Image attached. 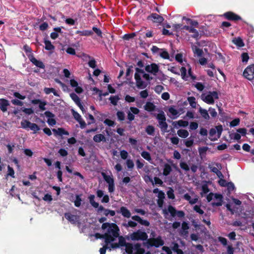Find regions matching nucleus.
<instances>
[{"instance_id": "nucleus-1", "label": "nucleus", "mask_w": 254, "mask_h": 254, "mask_svg": "<svg viewBox=\"0 0 254 254\" xmlns=\"http://www.w3.org/2000/svg\"><path fill=\"white\" fill-rule=\"evenodd\" d=\"M101 228L103 230L107 229V232L105 234H107L110 237L109 238L110 239V243L114 242L115 239L119 236L120 229L115 223H104L102 225Z\"/></svg>"}, {"instance_id": "nucleus-2", "label": "nucleus", "mask_w": 254, "mask_h": 254, "mask_svg": "<svg viewBox=\"0 0 254 254\" xmlns=\"http://www.w3.org/2000/svg\"><path fill=\"white\" fill-rule=\"evenodd\" d=\"M95 195L94 194H90L88 196V199L90 204L95 208H98V212L103 211V214L106 216L109 215L111 216H114L116 212L114 210H110L105 208L102 205H99V203L94 200Z\"/></svg>"}, {"instance_id": "nucleus-3", "label": "nucleus", "mask_w": 254, "mask_h": 254, "mask_svg": "<svg viewBox=\"0 0 254 254\" xmlns=\"http://www.w3.org/2000/svg\"><path fill=\"white\" fill-rule=\"evenodd\" d=\"M156 118L158 121L159 126L162 132L165 133L168 132L167 130L168 125L166 122V118L164 112L161 111L160 113L157 115Z\"/></svg>"}, {"instance_id": "nucleus-4", "label": "nucleus", "mask_w": 254, "mask_h": 254, "mask_svg": "<svg viewBox=\"0 0 254 254\" xmlns=\"http://www.w3.org/2000/svg\"><path fill=\"white\" fill-rule=\"evenodd\" d=\"M219 98L218 94L217 91H209L207 95L202 94L201 95V99L203 101L208 104H213L214 103V100Z\"/></svg>"}, {"instance_id": "nucleus-5", "label": "nucleus", "mask_w": 254, "mask_h": 254, "mask_svg": "<svg viewBox=\"0 0 254 254\" xmlns=\"http://www.w3.org/2000/svg\"><path fill=\"white\" fill-rule=\"evenodd\" d=\"M147 247L149 248L152 247H155L156 248H158L160 246H163L164 244V241L162 239L161 236H158L156 238H150L147 239Z\"/></svg>"}, {"instance_id": "nucleus-6", "label": "nucleus", "mask_w": 254, "mask_h": 254, "mask_svg": "<svg viewBox=\"0 0 254 254\" xmlns=\"http://www.w3.org/2000/svg\"><path fill=\"white\" fill-rule=\"evenodd\" d=\"M130 238L132 241H145L148 239V235L145 232L138 230L130 235Z\"/></svg>"}, {"instance_id": "nucleus-7", "label": "nucleus", "mask_w": 254, "mask_h": 254, "mask_svg": "<svg viewBox=\"0 0 254 254\" xmlns=\"http://www.w3.org/2000/svg\"><path fill=\"white\" fill-rule=\"evenodd\" d=\"M244 76L249 80L254 79V64H252L247 67L243 72Z\"/></svg>"}, {"instance_id": "nucleus-8", "label": "nucleus", "mask_w": 254, "mask_h": 254, "mask_svg": "<svg viewBox=\"0 0 254 254\" xmlns=\"http://www.w3.org/2000/svg\"><path fill=\"white\" fill-rule=\"evenodd\" d=\"M118 238H119V244L120 247H125L126 252L127 254L128 252H131L133 244L130 243H127L125 238L122 236H120L119 235Z\"/></svg>"}, {"instance_id": "nucleus-9", "label": "nucleus", "mask_w": 254, "mask_h": 254, "mask_svg": "<svg viewBox=\"0 0 254 254\" xmlns=\"http://www.w3.org/2000/svg\"><path fill=\"white\" fill-rule=\"evenodd\" d=\"M145 70L146 72L153 75H156L159 71V66L155 63H152L150 64L146 65L145 67Z\"/></svg>"}, {"instance_id": "nucleus-10", "label": "nucleus", "mask_w": 254, "mask_h": 254, "mask_svg": "<svg viewBox=\"0 0 254 254\" xmlns=\"http://www.w3.org/2000/svg\"><path fill=\"white\" fill-rule=\"evenodd\" d=\"M222 16H223L226 19L228 20L235 22L242 19V18L240 16L232 11H228L225 12L222 15Z\"/></svg>"}, {"instance_id": "nucleus-11", "label": "nucleus", "mask_w": 254, "mask_h": 254, "mask_svg": "<svg viewBox=\"0 0 254 254\" xmlns=\"http://www.w3.org/2000/svg\"><path fill=\"white\" fill-rule=\"evenodd\" d=\"M145 253V250L141 248V245L140 243H136L132 245V248L131 250V252H128V254H144Z\"/></svg>"}, {"instance_id": "nucleus-12", "label": "nucleus", "mask_w": 254, "mask_h": 254, "mask_svg": "<svg viewBox=\"0 0 254 254\" xmlns=\"http://www.w3.org/2000/svg\"><path fill=\"white\" fill-rule=\"evenodd\" d=\"M147 20H151L154 23L161 24L164 20V18L157 13H153L149 15Z\"/></svg>"}, {"instance_id": "nucleus-13", "label": "nucleus", "mask_w": 254, "mask_h": 254, "mask_svg": "<svg viewBox=\"0 0 254 254\" xmlns=\"http://www.w3.org/2000/svg\"><path fill=\"white\" fill-rule=\"evenodd\" d=\"M44 115L49 119L47 120V123L50 126H53L56 124V121L54 118L55 115L50 111H46L44 113Z\"/></svg>"}, {"instance_id": "nucleus-14", "label": "nucleus", "mask_w": 254, "mask_h": 254, "mask_svg": "<svg viewBox=\"0 0 254 254\" xmlns=\"http://www.w3.org/2000/svg\"><path fill=\"white\" fill-rule=\"evenodd\" d=\"M134 79L136 81V84L137 88L140 89L145 88L146 87V85L144 83L141 78V76L139 74L135 73Z\"/></svg>"}, {"instance_id": "nucleus-15", "label": "nucleus", "mask_w": 254, "mask_h": 254, "mask_svg": "<svg viewBox=\"0 0 254 254\" xmlns=\"http://www.w3.org/2000/svg\"><path fill=\"white\" fill-rule=\"evenodd\" d=\"M28 58L31 62H32L35 65L40 68L44 69L45 66L42 61L37 60L33 55L28 56Z\"/></svg>"}, {"instance_id": "nucleus-16", "label": "nucleus", "mask_w": 254, "mask_h": 254, "mask_svg": "<svg viewBox=\"0 0 254 254\" xmlns=\"http://www.w3.org/2000/svg\"><path fill=\"white\" fill-rule=\"evenodd\" d=\"M182 29H183V30L185 29V30L188 31L190 33H193V35H192V37L195 38V39H197L198 38V36H199L198 32L196 29H194L193 27L189 26H187V25H185L182 27Z\"/></svg>"}, {"instance_id": "nucleus-17", "label": "nucleus", "mask_w": 254, "mask_h": 254, "mask_svg": "<svg viewBox=\"0 0 254 254\" xmlns=\"http://www.w3.org/2000/svg\"><path fill=\"white\" fill-rule=\"evenodd\" d=\"M118 213H121L122 215L126 218H130L131 216V213L130 211L125 206H122L120 207L119 210H117Z\"/></svg>"}, {"instance_id": "nucleus-18", "label": "nucleus", "mask_w": 254, "mask_h": 254, "mask_svg": "<svg viewBox=\"0 0 254 254\" xmlns=\"http://www.w3.org/2000/svg\"><path fill=\"white\" fill-rule=\"evenodd\" d=\"M52 131L55 136H62L63 135H68L69 132L63 127H59L58 129L53 128Z\"/></svg>"}, {"instance_id": "nucleus-19", "label": "nucleus", "mask_w": 254, "mask_h": 254, "mask_svg": "<svg viewBox=\"0 0 254 254\" xmlns=\"http://www.w3.org/2000/svg\"><path fill=\"white\" fill-rule=\"evenodd\" d=\"M64 215V217L72 224H75L78 219L76 215L71 214L69 212L65 213Z\"/></svg>"}, {"instance_id": "nucleus-20", "label": "nucleus", "mask_w": 254, "mask_h": 254, "mask_svg": "<svg viewBox=\"0 0 254 254\" xmlns=\"http://www.w3.org/2000/svg\"><path fill=\"white\" fill-rule=\"evenodd\" d=\"M131 219L138 222L139 224L142 225H144L147 227L150 225V223L148 221L142 219L140 216L138 215L132 216L131 217Z\"/></svg>"}, {"instance_id": "nucleus-21", "label": "nucleus", "mask_w": 254, "mask_h": 254, "mask_svg": "<svg viewBox=\"0 0 254 254\" xmlns=\"http://www.w3.org/2000/svg\"><path fill=\"white\" fill-rule=\"evenodd\" d=\"M214 197L216 199H218L219 201L217 202H212L211 203V205L212 206H222L223 204V196L221 194L215 193L214 195Z\"/></svg>"}, {"instance_id": "nucleus-22", "label": "nucleus", "mask_w": 254, "mask_h": 254, "mask_svg": "<svg viewBox=\"0 0 254 254\" xmlns=\"http://www.w3.org/2000/svg\"><path fill=\"white\" fill-rule=\"evenodd\" d=\"M9 105L8 100L1 99L0 100V109L3 112H5L7 111V106Z\"/></svg>"}, {"instance_id": "nucleus-23", "label": "nucleus", "mask_w": 254, "mask_h": 254, "mask_svg": "<svg viewBox=\"0 0 254 254\" xmlns=\"http://www.w3.org/2000/svg\"><path fill=\"white\" fill-rule=\"evenodd\" d=\"M172 124L175 128H178V127H186L188 126L189 122L188 121L181 120L177 122H173Z\"/></svg>"}, {"instance_id": "nucleus-24", "label": "nucleus", "mask_w": 254, "mask_h": 254, "mask_svg": "<svg viewBox=\"0 0 254 254\" xmlns=\"http://www.w3.org/2000/svg\"><path fill=\"white\" fill-rule=\"evenodd\" d=\"M183 198L189 201V203L192 205L196 203L198 201V197L196 196L195 198L191 199L189 193H186L184 195Z\"/></svg>"}, {"instance_id": "nucleus-25", "label": "nucleus", "mask_w": 254, "mask_h": 254, "mask_svg": "<svg viewBox=\"0 0 254 254\" xmlns=\"http://www.w3.org/2000/svg\"><path fill=\"white\" fill-rule=\"evenodd\" d=\"M156 106L152 102H147L144 106L145 110L148 112H152L155 110Z\"/></svg>"}, {"instance_id": "nucleus-26", "label": "nucleus", "mask_w": 254, "mask_h": 254, "mask_svg": "<svg viewBox=\"0 0 254 254\" xmlns=\"http://www.w3.org/2000/svg\"><path fill=\"white\" fill-rule=\"evenodd\" d=\"M95 237L96 239H104L105 243L106 244H110L109 239L110 237H109L107 234H101L100 233H97L95 234Z\"/></svg>"}, {"instance_id": "nucleus-27", "label": "nucleus", "mask_w": 254, "mask_h": 254, "mask_svg": "<svg viewBox=\"0 0 254 254\" xmlns=\"http://www.w3.org/2000/svg\"><path fill=\"white\" fill-rule=\"evenodd\" d=\"M93 140L97 143L100 142L101 141H106V137L105 136L101 133L96 134L93 137Z\"/></svg>"}, {"instance_id": "nucleus-28", "label": "nucleus", "mask_w": 254, "mask_h": 254, "mask_svg": "<svg viewBox=\"0 0 254 254\" xmlns=\"http://www.w3.org/2000/svg\"><path fill=\"white\" fill-rule=\"evenodd\" d=\"M199 112L200 114L201 117L206 120H208L210 119V117L208 113V111L204 109H202L201 107L199 108Z\"/></svg>"}, {"instance_id": "nucleus-29", "label": "nucleus", "mask_w": 254, "mask_h": 254, "mask_svg": "<svg viewBox=\"0 0 254 254\" xmlns=\"http://www.w3.org/2000/svg\"><path fill=\"white\" fill-rule=\"evenodd\" d=\"M75 34H79L80 36H90L93 35V32L91 30H85L83 31L77 30Z\"/></svg>"}, {"instance_id": "nucleus-30", "label": "nucleus", "mask_w": 254, "mask_h": 254, "mask_svg": "<svg viewBox=\"0 0 254 254\" xmlns=\"http://www.w3.org/2000/svg\"><path fill=\"white\" fill-rule=\"evenodd\" d=\"M233 43L237 46L243 47L244 46V43L241 37L235 38L232 40Z\"/></svg>"}, {"instance_id": "nucleus-31", "label": "nucleus", "mask_w": 254, "mask_h": 254, "mask_svg": "<svg viewBox=\"0 0 254 254\" xmlns=\"http://www.w3.org/2000/svg\"><path fill=\"white\" fill-rule=\"evenodd\" d=\"M189 229L188 224L186 222H183L182 224V231L181 234L183 235H187L188 234V230Z\"/></svg>"}, {"instance_id": "nucleus-32", "label": "nucleus", "mask_w": 254, "mask_h": 254, "mask_svg": "<svg viewBox=\"0 0 254 254\" xmlns=\"http://www.w3.org/2000/svg\"><path fill=\"white\" fill-rule=\"evenodd\" d=\"M172 170V169L171 166L167 163L165 164L164 165V169H163V175L165 176H167L168 175H169L170 174Z\"/></svg>"}, {"instance_id": "nucleus-33", "label": "nucleus", "mask_w": 254, "mask_h": 254, "mask_svg": "<svg viewBox=\"0 0 254 254\" xmlns=\"http://www.w3.org/2000/svg\"><path fill=\"white\" fill-rule=\"evenodd\" d=\"M44 43L45 45V48L46 50L51 51L55 49V46L52 44L50 41L45 39Z\"/></svg>"}, {"instance_id": "nucleus-34", "label": "nucleus", "mask_w": 254, "mask_h": 254, "mask_svg": "<svg viewBox=\"0 0 254 254\" xmlns=\"http://www.w3.org/2000/svg\"><path fill=\"white\" fill-rule=\"evenodd\" d=\"M177 134L180 137L182 138H186L189 135V132L187 130L183 129H180L178 130L177 131Z\"/></svg>"}, {"instance_id": "nucleus-35", "label": "nucleus", "mask_w": 254, "mask_h": 254, "mask_svg": "<svg viewBox=\"0 0 254 254\" xmlns=\"http://www.w3.org/2000/svg\"><path fill=\"white\" fill-rule=\"evenodd\" d=\"M102 175L105 181L108 184V185L114 183V180L112 177H111L109 175H107L104 173H102Z\"/></svg>"}, {"instance_id": "nucleus-36", "label": "nucleus", "mask_w": 254, "mask_h": 254, "mask_svg": "<svg viewBox=\"0 0 254 254\" xmlns=\"http://www.w3.org/2000/svg\"><path fill=\"white\" fill-rule=\"evenodd\" d=\"M146 132L149 135H153L155 132V127L152 125H148L145 128Z\"/></svg>"}, {"instance_id": "nucleus-37", "label": "nucleus", "mask_w": 254, "mask_h": 254, "mask_svg": "<svg viewBox=\"0 0 254 254\" xmlns=\"http://www.w3.org/2000/svg\"><path fill=\"white\" fill-rule=\"evenodd\" d=\"M192 51L194 54L197 55L198 57H201L203 55V51L196 46H193L192 47Z\"/></svg>"}, {"instance_id": "nucleus-38", "label": "nucleus", "mask_w": 254, "mask_h": 254, "mask_svg": "<svg viewBox=\"0 0 254 254\" xmlns=\"http://www.w3.org/2000/svg\"><path fill=\"white\" fill-rule=\"evenodd\" d=\"M122 225L125 228H127L128 227H131V228L135 227L137 226V223H136L134 221L129 220L128 221L127 223H123Z\"/></svg>"}, {"instance_id": "nucleus-39", "label": "nucleus", "mask_w": 254, "mask_h": 254, "mask_svg": "<svg viewBox=\"0 0 254 254\" xmlns=\"http://www.w3.org/2000/svg\"><path fill=\"white\" fill-rule=\"evenodd\" d=\"M70 97L76 104H78V103H79L81 102L79 97L74 93H70Z\"/></svg>"}, {"instance_id": "nucleus-40", "label": "nucleus", "mask_w": 254, "mask_h": 254, "mask_svg": "<svg viewBox=\"0 0 254 254\" xmlns=\"http://www.w3.org/2000/svg\"><path fill=\"white\" fill-rule=\"evenodd\" d=\"M32 123L28 120H24L21 122V127L24 129L30 128Z\"/></svg>"}, {"instance_id": "nucleus-41", "label": "nucleus", "mask_w": 254, "mask_h": 254, "mask_svg": "<svg viewBox=\"0 0 254 254\" xmlns=\"http://www.w3.org/2000/svg\"><path fill=\"white\" fill-rule=\"evenodd\" d=\"M81 194H77L75 196V200L74 201V205L76 207H79L81 205Z\"/></svg>"}, {"instance_id": "nucleus-42", "label": "nucleus", "mask_w": 254, "mask_h": 254, "mask_svg": "<svg viewBox=\"0 0 254 254\" xmlns=\"http://www.w3.org/2000/svg\"><path fill=\"white\" fill-rule=\"evenodd\" d=\"M162 52L159 53L160 56L164 59H169V55L168 52L164 49H161Z\"/></svg>"}, {"instance_id": "nucleus-43", "label": "nucleus", "mask_w": 254, "mask_h": 254, "mask_svg": "<svg viewBox=\"0 0 254 254\" xmlns=\"http://www.w3.org/2000/svg\"><path fill=\"white\" fill-rule=\"evenodd\" d=\"M188 102H189L190 105V106H191L192 108H195L196 105V103L195 102V97L191 96V97H189L188 98Z\"/></svg>"}, {"instance_id": "nucleus-44", "label": "nucleus", "mask_w": 254, "mask_h": 254, "mask_svg": "<svg viewBox=\"0 0 254 254\" xmlns=\"http://www.w3.org/2000/svg\"><path fill=\"white\" fill-rule=\"evenodd\" d=\"M141 155L144 159L148 161L151 160L150 154L147 151H142L141 153Z\"/></svg>"}, {"instance_id": "nucleus-45", "label": "nucleus", "mask_w": 254, "mask_h": 254, "mask_svg": "<svg viewBox=\"0 0 254 254\" xmlns=\"http://www.w3.org/2000/svg\"><path fill=\"white\" fill-rule=\"evenodd\" d=\"M168 211L170 213L172 217H175L176 216L177 210L173 206L171 205H169L168 207Z\"/></svg>"}, {"instance_id": "nucleus-46", "label": "nucleus", "mask_w": 254, "mask_h": 254, "mask_svg": "<svg viewBox=\"0 0 254 254\" xmlns=\"http://www.w3.org/2000/svg\"><path fill=\"white\" fill-rule=\"evenodd\" d=\"M111 103L114 106L117 105L118 101L120 100L118 96H111L109 98Z\"/></svg>"}, {"instance_id": "nucleus-47", "label": "nucleus", "mask_w": 254, "mask_h": 254, "mask_svg": "<svg viewBox=\"0 0 254 254\" xmlns=\"http://www.w3.org/2000/svg\"><path fill=\"white\" fill-rule=\"evenodd\" d=\"M174 190L172 188H170L169 190L167 192V194L168 197L169 199H174L175 198V196L174 194Z\"/></svg>"}, {"instance_id": "nucleus-48", "label": "nucleus", "mask_w": 254, "mask_h": 254, "mask_svg": "<svg viewBox=\"0 0 254 254\" xmlns=\"http://www.w3.org/2000/svg\"><path fill=\"white\" fill-rule=\"evenodd\" d=\"M135 36L136 34L135 33L126 34L123 36V38L125 40H129L130 39L133 38Z\"/></svg>"}, {"instance_id": "nucleus-49", "label": "nucleus", "mask_w": 254, "mask_h": 254, "mask_svg": "<svg viewBox=\"0 0 254 254\" xmlns=\"http://www.w3.org/2000/svg\"><path fill=\"white\" fill-rule=\"evenodd\" d=\"M216 133V129L215 128H212L210 129L209 130V138L210 139V140L211 141H215L217 139V138H211L212 137H213Z\"/></svg>"}, {"instance_id": "nucleus-50", "label": "nucleus", "mask_w": 254, "mask_h": 254, "mask_svg": "<svg viewBox=\"0 0 254 254\" xmlns=\"http://www.w3.org/2000/svg\"><path fill=\"white\" fill-rule=\"evenodd\" d=\"M117 116L118 120L120 121H123L125 120V115L123 111H118L117 113Z\"/></svg>"}, {"instance_id": "nucleus-51", "label": "nucleus", "mask_w": 254, "mask_h": 254, "mask_svg": "<svg viewBox=\"0 0 254 254\" xmlns=\"http://www.w3.org/2000/svg\"><path fill=\"white\" fill-rule=\"evenodd\" d=\"M240 120L239 118H236L233 120L230 123V126L231 127H234L239 125Z\"/></svg>"}, {"instance_id": "nucleus-52", "label": "nucleus", "mask_w": 254, "mask_h": 254, "mask_svg": "<svg viewBox=\"0 0 254 254\" xmlns=\"http://www.w3.org/2000/svg\"><path fill=\"white\" fill-rule=\"evenodd\" d=\"M180 166L182 169L186 171L190 170V167L186 162H181L180 163Z\"/></svg>"}, {"instance_id": "nucleus-53", "label": "nucleus", "mask_w": 254, "mask_h": 254, "mask_svg": "<svg viewBox=\"0 0 254 254\" xmlns=\"http://www.w3.org/2000/svg\"><path fill=\"white\" fill-rule=\"evenodd\" d=\"M30 129L34 131V133H36L39 131L40 128L37 124L35 123H32L31 126L30 127Z\"/></svg>"}, {"instance_id": "nucleus-54", "label": "nucleus", "mask_w": 254, "mask_h": 254, "mask_svg": "<svg viewBox=\"0 0 254 254\" xmlns=\"http://www.w3.org/2000/svg\"><path fill=\"white\" fill-rule=\"evenodd\" d=\"M92 30L97 34V35L98 37H99L100 38H102V32L99 28H98L96 27L93 26L92 28Z\"/></svg>"}, {"instance_id": "nucleus-55", "label": "nucleus", "mask_w": 254, "mask_h": 254, "mask_svg": "<svg viewBox=\"0 0 254 254\" xmlns=\"http://www.w3.org/2000/svg\"><path fill=\"white\" fill-rule=\"evenodd\" d=\"M7 170L8 173L7 174V176H10L12 178H14V171L12 167H11L9 165H8L7 167Z\"/></svg>"}, {"instance_id": "nucleus-56", "label": "nucleus", "mask_w": 254, "mask_h": 254, "mask_svg": "<svg viewBox=\"0 0 254 254\" xmlns=\"http://www.w3.org/2000/svg\"><path fill=\"white\" fill-rule=\"evenodd\" d=\"M208 111L209 112V113L212 117L215 118L217 117V113L215 109L210 107L209 108Z\"/></svg>"}, {"instance_id": "nucleus-57", "label": "nucleus", "mask_w": 254, "mask_h": 254, "mask_svg": "<svg viewBox=\"0 0 254 254\" xmlns=\"http://www.w3.org/2000/svg\"><path fill=\"white\" fill-rule=\"evenodd\" d=\"M104 123L109 127H113L115 124L114 121H112L109 119H106L105 120Z\"/></svg>"}, {"instance_id": "nucleus-58", "label": "nucleus", "mask_w": 254, "mask_h": 254, "mask_svg": "<svg viewBox=\"0 0 254 254\" xmlns=\"http://www.w3.org/2000/svg\"><path fill=\"white\" fill-rule=\"evenodd\" d=\"M193 210L199 214L202 215L204 213V211L200 208V206L195 205L193 207Z\"/></svg>"}, {"instance_id": "nucleus-59", "label": "nucleus", "mask_w": 254, "mask_h": 254, "mask_svg": "<svg viewBox=\"0 0 254 254\" xmlns=\"http://www.w3.org/2000/svg\"><path fill=\"white\" fill-rule=\"evenodd\" d=\"M127 167L128 169H131L134 167V163L131 159H127L126 162Z\"/></svg>"}, {"instance_id": "nucleus-60", "label": "nucleus", "mask_w": 254, "mask_h": 254, "mask_svg": "<svg viewBox=\"0 0 254 254\" xmlns=\"http://www.w3.org/2000/svg\"><path fill=\"white\" fill-rule=\"evenodd\" d=\"M175 60L180 63H183V55L181 53L177 54L175 56Z\"/></svg>"}, {"instance_id": "nucleus-61", "label": "nucleus", "mask_w": 254, "mask_h": 254, "mask_svg": "<svg viewBox=\"0 0 254 254\" xmlns=\"http://www.w3.org/2000/svg\"><path fill=\"white\" fill-rule=\"evenodd\" d=\"M243 62H247L249 59V56L247 53H243L241 55Z\"/></svg>"}, {"instance_id": "nucleus-62", "label": "nucleus", "mask_w": 254, "mask_h": 254, "mask_svg": "<svg viewBox=\"0 0 254 254\" xmlns=\"http://www.w3.org/2000/svg\"><path fill=\"white\" fill-rule=\"evenodd\" d=\"M180 71L181 72V75H182V78L183 79H185V78L186 77V74H187V69H186V67L182 66L180 68Z\"/></svg>"}, {"instance_id": "nucleus-63", "label": "nucleus", "mask_w": 254, "mask_h": 254, "mask_svg": "<svg viewBox=\"0 0 254 254\" xmlns=\"http://www.w3.org/2000/svg\"><path fill=\"white\" fill-rule=\"evenodd\" d=\"M58 152L60 154V155L62 156V157L66 156L68 154L67 151L65 149H63V148L60 149L59 150Z\"/></svg>"}, {"instance_id": "nucleus-64", "label": "nucleus", "mask_w": 254, "mask_h": 254, "mask_svg": "<svg viewBox=\"0 0 254 254\" xmlns=\"http://www.w3.org/2000/svg\"><path fill=\"white\" fill-rule=\"evenodd\" d=\"M108 244L104 245L102 248L100 249L99 252L100 254H106V250L109 249Z\"/></svg>"}]
</instances>
